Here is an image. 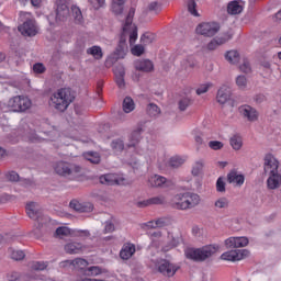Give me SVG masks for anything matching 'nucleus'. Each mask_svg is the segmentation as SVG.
Returning <instances> with one entry per match:
<instances>
[{"label": "nucleus", "mask_w": 281, "mask_h": 281, "mask_svg": "<svg viewBox=\"0 0 281 281\" xmlns=\"http://www.w3.org/2000/svg\"><path fill=\"white\" fill-rule=\"evenodd\" d=\"M225 58L232 65H236V63L240 60V55L238 54L237 50H229L226 53Z\"/></svg>", "instance_id": "4c0bfd02"}, {"label": "nucleus", "mask_w": 281, "mask_h": 281, "mask_svg": "<svg viewBox=\"0 0 281 281\" xmlns=\"http://www.w3.org/2000/svg\"><path fill=\"white\" fill-rule=\"evenodd\" d=\"M33 71L34 74H45L46 71L45 65H43V63H36L33 66Z\"/></svg>", "instance_id": "052dcab7"}, {"label": "nucleus", "mask_w": 281, "mask_h": 281, "mask_svg": "<svg viewBox=\"0 0 281 281\" xmlns=\"http://www.w3.org/2000/svg\"><path fill=\"white\" fill-rule=\"evenodd\" d=\"M236 86L238 87V89H240L241 91H245L247 89V77L239 75L236 78Z\"/></svg>", "instance_id": "c03bdc74"}, {"label": "nucleus", "mask_w": 281, "mask_h": 281, "mask_svg": "<svg viewBox=\"0 0 281 281\" xmlns=\"http://www.w3.org/2000/svg\"><path fill=\"white\" fill-rule=\"evenodd\" d=\"M225 144H223V142L221 140H210L209 142V148H211V150H223Z\"/></svg>", "instance_id": "49530a36"}, {"label": "nucleus", "mask_w": 281, "mask_h": 281, "mask_svg": "<svg viewBox=\"0 0 281 281\" xmlns=\"http://www.w3.org/2000/svg\"><path fill=\"white\" fill-rule=\"evenodd\" d=\"M199 203H201V196L192 192L176 194L171 200V204L176 210H192Z\"/></svg>", "instance_id": "423d86ee"}, {"label": "nucleus", "mask_w": 281, "mask_h": 281, "mask_svg": "<svg viewBox=\"0 0 281 281\" xmlns=\"http://www.w3.org/2000/svg\"><path fill=\"white\" fill-rule=\"evenodd\" d=\"M126 71L124 70V67L122 66H116L114 68V76H115V82L120 89H123L125 82H124V76Z\"/></svg>", "instance_id": "b1692460"}, {"label": "nucleus", "mask_w": 281, "mask_h": 281, "mask_svg": "<svg viewBox=\"0 0 281 281\" xmlns=\"http://www.w3.org/2000/svg\"><path fill=\"white\" fill-rule=\"evenodd\" d=\"M239 114L247 120L248 122H257L258 120V110L251 105L244 104L238 108Z\"/></svg>", "instance_id": "2eb2a0df"}, {"label": "nucleus", "mask_w": 281, "mask_h": 281, "mask_svg": "<svg viewBox=\"0 0 281 281\" xmlns=\"http://www.w3.org/2000/svg\"><path fill=\"white\" fill-rule=\"evenodd\" d=\"M220 30L221 25H218L216 22H203L196 26L195 32L201 36L212 37L216 36Z\"/></svg>", "instance_id": "9d476101"}, {"label": "nucleus", "mask_w": 281, "mask_h": 281, "mask_svg": "<svg viewBox=\"0 0 281 281\" xmlns=\"http://www.w3.org/2000/svg\"><path fill=\"white\" fill-rule=\"evenodd\" d=\"M267 188L268 190H278L281 187V173H268L267 175Z\"/></svg>", "instance_id": "aec40b11"}, {"label": "nucleus", "mask_w": 281, "mask_h": 281, "mask_svg": "<svg viewBox=\"0 0 281 281\" xmlns=\"http://www.w3.org/2000/svg\"><path fill=\"white\" fill-rule=\"evenodd\" d=\"M228 14H240L243 12V5L238 0L231 1L227 5Z\"/></svg>", "instance_id": "c756f323"}, {"label": "nucleus", "mask_w": 281, "mask_h": 281, "mask_svg": "<svg viewBox=\"0 0 281 281\" xmlns=\"http://www.w3.org/2000/svg\"><path fill=\"white\" fill-rule=\"evenodd\" d=\"M215 210H227L229 207V200L225 196L218 198L214 202Z\"/></svg>", "instance_id": "c9c22d12"}, {"label": "nucleus", "mask_w": 281, "mask_h": 281, "mask_svg": "<svg viewBox=\"0 0 281 281\" xmlns=\"http://www.w3.org/2000/svg\"><path fill=\"white\" fill-rule=\"evenodd\" d=\"M182 67L187 70L190 71L191 69H194L196 67V63L192 59H186L182 61Z\"/></svg>", "instance_id": "6e6d98bb"}, {"label": "nucleus", "mask_w": 281, "mask_h": 281, "mask_svg": "<svg viewBox=\"0 0 281 281\" xmlns=\"http://www.w3.org/2000/svg\"><path fill=\"white\" fill-rule=\"evenodd\" d=\"M194 142L198 146H203L205 142L203 140V134L199 131H193Z\"/></svg>", "instance_id": "603ef678"}, {"label": "nucleus", "mask_w": 281, "mask_h": 281, "mask_svg": "<svg viewBox=\"0 0 281 281\" xmlns=\"http://www.w3.org/2000/svg\"><path fill=\"white\" fill-rule=\"evenodd\" d=\"M280 161L272 154H267L263 158V171L265 175H276L280 172Z\"/></svg>", "instance_id": "ddd939ff"}, {"label": "nucleus", "mask_w": 281, "mask_h": 281, "mask_svg": "<svg viewBox=\"0 0 281 281\" xmlns=\"http://www.w3.org/2000/svg\"><path fill=\"white\" fill-rule=\"evenodd\" d=\"M66 254H82L85 251V247L80 243H68L65 246Z\"/></svg>", "instance_id": "a878e982"}, {"label": "nucleus", "mask_w": 281, "mask_h": 281, "mask_svg": "<svg viewBox=\"0 0 281 281\" xmlns=\"http://www.w3.org/2000/svg\"><path fill=\"white\" fill-rule=\"evenodd\" d=\"M224 243L227 249H236V237H229Z\"/></svg>", "instance_id": "e2e57ef3"}, {"label": "nucleus", "mask_w": 281, "mask_h": 281, "mask_svg": "<svg viewBox=\"0 0 281 281\" xmlns=\"http://www.w3.org/2000/svg\"><path fill=\"white\" fill-rule=\"evenodd\" d=\"M139 142H142V128L134 130L127 136V143L124 144L122 138H115L111 143V148L114 153H122L123 150H128L131 148L136 151L137 155H142V149H139Z\"/></svg>", "instance_id": "7ed1b4c3"}, {"label": "nucleus", "mask_w": 281, "mask_h": 281, "mask_svg": "<svg viewBox=\"0 0 281 281\" xmlns=\"http://www.w3.org/2000/svg\"><path fill=\"white\" fill-rule=\"evenodd\" d=\"M227 181L235 186L236 188H241L245 183V175L239 173L236 170H233L227 175Z\"/></svg>", "instance_id": "6ab92c4d"}, {"label": "nucleus", "mask_w": 281, "mask_h": 281, "mask_svg": "<svg viewBox=\"0 0 281 281\" xmlns=\"http://www.w3.org/2000/svg\"><path fill=\"white\" fill-rule=\"evenodd\" d=\"M150 205H164L166 203V196L164 195H157L149 199Z\"/></svg>", "instance_id": "09e8293b"}, {"label": "nucleus", "mask_w": 281, "mask_h": 281, "mask_svg": "<svg viewBox=\"0 0 281 281\" xmlns=\"http://www.w3.org/2000/svg\"><path fill=\"white\" fill-rule=\"evenodd\" d=\"M7 179L8 181H19V173H16L15 171H9L7 173Z\"/></svg>", "instance_id": "774afa93"}, {"label": "nucleus", "mask_w": 281, "mask_h": 281, "mask_svg": "<svg viewBox=\"0 0 281 281\" xmlns=\"http://www.w3.org/2000/svg\"><path fill=\"white\" fill-rule=\"evenodd\" d=\"M133 16H135V8L130 9L125 22L123 23L120 42L114 52V60H120V58L126 56V53L128 52V46L126 45L127 36L130 38V45H134L135 41H137V26L133 24Z\"/></svg>", "instance_id": "f257e3e1"}, {"label": "nucleus", "mask_w": 281, "mask_h": 281, "mask_svg": "<svg viewBox=\"0 0 281 281\" xmlns=\"http://www.w3.org/2000/svg\"><path fill=\"white\" fill-rule=\"evenodd\" d=\"M26 214L29 218H38L41 216V211L38 210V205L35 202H29L26 204Z\"/></svg>", "instance_id": "393cba45"}, {"label": "nucleus", "mask_w": 281, "mask_h": 281, "mask_svg": "<svg viewBox=\"0 0 281 281\" xmlns=\"http://www.w3.org/2000/svg\"><path fill=\"white\" fill-rule=\"evenodd\" d=\"M140 41L144 45H150V43H153V35L151 34H144L140 37Z\"/></svg>", "instance_id": "338daca9"}, {"label": "nucleus", "mask_w": 281, "mask_h": 281, "mask_svg": "<svg viewBox=\"0 0 281 281\" xmlns=\"http://www.w3.org/2000/svg\"><path fill=\"white\" fill-rule=\"evenodd\" d=\"M89 3L92 4V8H94V10H100V8L104 5L105 0H89Z\"/></svg>", "instance_id": "0e129e2a"}, {"label": "nucleus", "mask_w": 281, "mask_h": 281, "mask_svg": "<svg viewBox=\"0 0 281 281\" xmlns=\"http://www.w3.org/2000/svg\"><path fill=\"white\" fill-rule=\"evenodd\" d=\"M210 89H212L211 82L202 83L199 86V88L195 91L196 95H203V93H207V91H210Z\"/></svg>", "instance_id": "a18cd8bd"}, {"label": "nucleus", "mask_w": 281, "mask_h": 281, "mask_svg": "<svg viewBox=\"0 0 281 281\" xmlns=\"http://www.w3.org/2000/svg\"><path fill=\"white\" fill-rule=\"evenodd\" d=\"M216 190H217V192H225V180H223V178L217 179Z\"/></svg>", "instance_id": "69168bd1"}, {"label": "nucleus", "mask_w": 281, "mask_h": 281, "mask_svg": "<svg viewBox=\"0 0 281 281\" xmlns=\"http://www.w3.org/2000/svg\"><path fill=\"white\" fill-rule=\"evenodd\" d=\"M145 48L143 45H135L134 47H132L131 53L133 54V56H142V54H144Z\"/></svg>", "instance_id": "864d4df0"}, {"label": "nucleus", "mask_w": 281, "mask_h": 281, "mask_svg": "<svg viewBox=\"0 0 281 281\" xmlns=\"http://www.w3.org/2000/svg\"><path fill=\"white\" fill-rule=\"evenodd\" d=\"M85 276H89V277H95V276H101L102 273V268L98 267V266H92L87 268L83 271Z\"/></svg>", "instance_id": "a19ab883"}, {"label": "nucleus", "mask_w": 281, "mask_h": 281, "mask_svg": "<svg viewBox=\"0 0 281 281\" xmlns=\"http://www.w3.org/2000/svg\"><path fill=\"white\" fill-rule=\"evenodd\" d=\"M188 10L192 16H199V11H196V2L194 0L188 1Z\"/></svg>", "instance_id": "3c124183"}, {"label": "nucleus", "mask_w": 281, "mask_h": 281, "mask_svg": "<svg viewBox=\"0 0 281 281\" xmlns=\"http://www.w3.org/2000/svg\"><path fill=\"white\" fill-rule=\"evenodd\" d=\"M67 19H69V7H67V4L65 3L58 4L56 8L55 16L57 25H60V23H65Z\"/></svg>", "instance_id": "a211bd4d"}, {"label": "nucleus", "mask_w": 281, "mask_h": 281, "mask_svg": "<svg viewBox=\"0 0 281 281\" xmlns=\"http://www.w3.org/2000/svg\"><path fill=\"white\" fill-rule=\"evenodd\" d=\"M148 236L151 240L149 245V249H161V251H170L172 247H177V239H173L169 246L166 245V236L161 233V231H156L153 233H148Z\"/></svg>", "instance_id": "6e6552de"}, {"label": "nucleus", "mask_w": 281, "mask_h": 281, "mask_svg": "<svg viewBox=\"0 0 281 281\" xmlns=\"http://www.w3.org/2000/svg\"><path fill=\"white\" fill-rule=\"evenodd\" d=\"M231 97H232V91L229 90V87L223 86L217 91L216 100L218 104H225Z\"/></svg>", "instance_id": "5701e85b"}, {"label": "nucleus", "mask_w": 281, "mask_h": 281, "mask_svg": "<svg viewBox=\"0 0 281 281\" xmlns=\"http://www.w3.org/2000/svg\"><path fill=\"white\" fill-rule=\"evenodd\" d=\"M158 271L162 276H166L167 278H172L177 271H179V266L171 263L170 261L162 259L158 263Z\"/></svg>", "instance_id": "4468645a"}, {"label": "nucleus", "mask_w": 281, "mask_h": 281, "mask_svg": "<svg viewBox=\"0 0 281 281\" xmlns=\"http://www.w3.org/2000/svg\"><path fill=\"white\" fill-rule=\"evenodd\" d=\"M134 254H135V245L127 244V245L123 246V248L120 252V257L123 260H128L130 258H133Z\"/></svg>", "instance_id": "bb28decb"}, {"label": "nucleus", "mask_w": 281, "mask_h": 281, "mask_svg": "<svg viewBox=\"0 0 281 281\" xmlns=\"http://www.w3.org/2000/svg\"><path fill=\"white\" fill-rule=\"evenodd\" d=\"M69 265H72V267L75 269H87V267H89V261H87L86 259L82 258H77L72 261H67Z\"/></svg>", "instance_id": "72a5a7b5"}, {"label": "nucleus", "mask_w": 281, "mask_h": 281, "mask_svg": "<svg viewBox=\"0 0 281 281\" xmlns=\"http://www.w3.org/2000/svg\"><path fill=\"white\" fill-rule=\"evenodd\" d=\"M228 41H232V34L229 32L222 33L221 35L212 38L204 46V49H206V52H215V49H218L221 45H225V43H228Z\"/></svg>", "instance_id": "f8f14e48"}, {"label": "nucleus", "mask_w": 281, "mask_h": 281, "mask_svg": "<svg viewBox=\"0 0 281 281\" xmlns=\"http://www.w3.org/2000/svg\"><path fill=\"white\" fill-rule=\"evenodd\" d=\"M21 16H25L26 19L18 27L22 36H36L38 34V25H36V20H34L30 13H22Z\"/></svg>", "instance_id": "1a4fd4ad"}, {"label": "nucleus", "mask_w": 281, "mask_h": 281, "mask_svg": "<svg viewBox=\"0 0 281 281\" xmlns=\"http://www.w3.org/2000/svg\"><path fill=\"white\" fill-rule=\"evenodd\" d=\"M83 157L87 161H90V164H100V154L98 153L88 151L83 154Z\"/></svg>", "instance_id": "58836bf2"}, {"label": "nucleus", "mask_w": 281, "mask_h": 281, "mask_svg": "<svg viewBox=\"0 0 281 281\" xmlns=\"http://www.w3.org/2000/svg\"><path fill=\"white\" fill-rule=\"evenodd\" d=\"M99 181L103 186H124V178L116 173L103 175L99 178Z\"/></svg>", "instance_id": "dca6fc26"}, {"label": "nucleus", "mask_w": 281, "mask_h": 281, "mask_svg": "<svg viewBox=\"0 0 281 281\" xmlns=\"http://www.w3.org/2000/svg\"><path fill=\"white\" fill-rule=\"evenodd\" d=\"M147 113L150 117H157L161 113V110L159 109V106L157 104L149 103L147 105Z\"/></svg>", "instance_id": "ea45409f"}, {"label": "nucleus", "mask_w": 281, "mask_h": 281, "mask_svg": "<svg viewBox=\"0 0 281 281\" xmlns=\"http://www.w3.org/2000/svg\"><path fill=\"white\" fill-rule=\"evenodd\" d=\"M140 227L147 232V229H157V226L155 224V220L154 221H149L147 223H143L140 224Z\"/></svg>", "instance_id": "680f3d73"}, {"label": "nucleus", "mask_w": 281, "mask_h": 281, "mask_svg": "<svg viewBox=\"0 0 281 281\" xmlns=\"http://www.w3.org/2000/svg\"><path fill=\"white\" fill-rule=\"evenodd\" d=\"M190 104H192V100H190V98H183L179 101V109L186 111Z\"/></svg>", "instance_id": "5fc2aeb1"}, {"label": "nucleus", "mask_w": 281, "mask_h": 281, "mask_svg": "<svg viewBox=\"0 0 281 281\" xmlns=\"http://www.w3.org/2000/svg\"><path fill=\"white\" fill-rule=\"evenodd\" d=\"M251 252L248 249L228 250L221 255V260H226L228 262H238L239 260H245L249 258Z\"/></svg>", "instance_id": "9b49d317"}, {"label": "nucleus", "mask_w": 281, "mask_h": 281, "mask_svg": "<svg viewBox=\"0 0 281 281\" xmlns=\"http://www.w3.org/2000/svg\"><path fill=\"white\" fill-rule=\"evenodd\" d=\"M205 168L204 160H196L191 169V175L193 177H203V169Z\"/></svg>", "instance_id": "c85d7f7f"}, {"label": "nucleus", "mask_w": 281, "mask_h": 281, "mask_svg": "<svg viewBox=\"0 0 281 281\" xmlns=\"http://www.w3.org/2000/svg\"><path fill=\"white\" fill-rule=\"evenodd\" d=\"M27 278V276H22L19 274V272H10L8 274V280L9 281H16V280H21V281H30V279H25Z\"/></svg>", "instance_id": "de8ad7c7"}, {"label": "nucleus", "mask_w": 281, "mask_h": 281, "mask_svg": "<svg viewBox=\"0 0 281 281\" xmlns=\"http://www.w3.org/2000/svg\"><path fill=\"white\" fill-rule=\"evenodd\" d=\"M31 269L33 271H45V269H47V262H44V261H33L31 263Z\"/></svg>", "instance_id": "37998d69"}, {"label": "nucleus", "mask_w": 281, "mask_h": 281, "mask_svg": "<svg viewBox=\"0 0 281 281\" xmlns=\"http://www.w3.org/2000/svg\"><path fill=\"white\" fill-rule=\"evenodd\" d=\"M72 16L77 25H82L85 23V18L82 16V11L77 5L71 7Z\"/></svg>", "instance_id": "7c9ffc66"}, {"label": "nucleus", "mask_w": 281, "mask_h": 281, "mask_svg": "<svg viewBox=\"0 0 281 281\" xmlns=\"http://www.w3.org/2000/svg\"><path fill=\"white\" fill-rule=\"evenodd\" d=\"M69 206L76 212H80V213L93 212V204L91 203H80L76 200H72Z\"/></svg>", "instance_id": "4be33fe9"}, {"label": "nucleus", "mask_w": 281, "mask_h": 281, "mask_svg": "<svg viewBox=\"0 0 281 281\" xmlns=\"http://www.w3.org/2000/svg\"><path fill=\"white\" fill-rule=\"evenodd\" d=\"M12 260H23L25 258V252L23 250H13L11 252Z\"/></svg>", "instance_id": "13d9d810"}, {"label": "nucleus", "mask_w": 281, "mask_h": 281, "mask_svg": "<svg viewBox=\"0 0 281 281\" xmlns=\"http://www.w3.org/2000/svg\"><path fill=\"white\" fill-rule=\"evenodd\" d=\"M123 111L124 113H132V111H135V101L131 97H126L123 100Z\"/></svg>", "instance_id": "473e14b6"}, {"label": "nucleus", "mask_w": 281, "mask_h": 281, "mask_svg": "<svg viewBox=\"0 0 281 281\" xmlns=\"http://www.w3.org/2000/svg\"><path fill=\"white\" fill-rule=\"evenodd\" d=\"M124 3H126V0H112V12L116 15L122 14L124 12Z\"/></svg>", "instance_id": "2f4dec72"}, {"label": "nucleus", "mask_w": 281, "mask_h": 281, "mask_svg": "<svg viewBox=\"0 0 281 281\" xmlns=\"http://www.w3.org/2000/svg\"><path fill=\"white\" fill-rule=\"evenodd\" d=\"M249 245V239L247 237H236L235 249L240 247H247Z\"/></svg>", "instance_id": "8fccbe9b"}, {"label": "nucleus", "mask_w": 281, "mask_h": 281, "mask_svg": "<svg viewBox=\"0 0 281 281\" xmlns=\"http://www.w3.org/2000/svg\"><path fill=\"white\" fill-rule=\"evenodd\" d=\"M229 144L233 150H240L243 148V137L234 135L229 138Z\"/></svg>", "instance_id": "f704fd0d"}, {"label": "nucleus", "mask_w": 281, "mask_h": 281, "mask_svg": "<svg viewBox=\"0 0 281 281\" xmlns=\"http://www.w3.org/2000/svg\"><path fill=\"white\" fill-rule=\"evenodd\" d=\"M239 69L244 74H251V65L249 64V60L244 59L243 64L239 66Z\"/></svg>", "instance_id": "4d7b16f0"}, {"label": "nucleus", "mask_w": 281, "mask_h": 281, "mask_svg": "<svg viewBox=\"0 0 281 281\" xmlns=\"http://www.w3.org/2000/svg\"><path fill=\"white\" fill-rule=\"evenodd\" d=\"M54 170L59 177H66L67 179H77L80 177V166L59 161L55 165Z\"/></svg>", "instance_id": "0eeeda50"}, {"label": "nucleus", "mask_w": 281, "mask_h": 281, "mask_svg": "<svg viewBox=\"0 0 281 281\" xmlns=\"http://www.w3.org/2000/svg\"><path fill=\"white\" fill-rule=\"evenodd\" d=\"M148 181L151 188H170V186H172L171 180H168L166 177L159 175L151 176Z\"/></svg>", "instance_id": "f3484780"}, {"label": "nucleus", "mask_w": 281, "mask_h": 281, "mask_svg": "<svg viewBox=\"0 0 281 281\" xmlns=\"http://www.w3.org/2000/svg\"><path fill=\"white\" fill-rule=\"evenodd\" d=\"M134 67L137 71H144L145 74H149V71L155 69V65L150 59H138L134 63Z\"/></svg>", "instance_id": "412c9836"}, {"label": "nucleus", "mask_w": 281, "mask_h": 281, "mask_svg": "<svg viewBox=\"0 0 281 281\" xmlns=\"http://www.w3.org/2000/svg\"><path fill=\"white\" fill-rule=\"evenodd\" d=\"M221 249V246L214 245H206L202 248H187L184 250V256L189 260H194L195 262H204L207 258H212L214 254Z\"/></svg>", "instance_id": "39448f33"}, {"label": "nucleus", "mask_w": 281, "mask_h": 281, "mask_svg": "<svg viewBox=\"0 0 281 281\" xmlns=\"http://www.w3.org/2000/svg\"><path fill=\"white\" fill-rule=\"evenodd\" d=\"M186 160L181 156H173L168 161L169 168H180V166H183Z\"/></svg>", "instance_id": "e433bc0d"}, {"label": "nucleus", "mask_w": 281, "mask_h": 281, "mask_svg": "<svg viewBox=\"0 0 281 281\" xmlns=\"http://www.w3.org/2000/svg\"><path fill=\"white\" fill-rule=\"evenodd\" d=\"M76 100V93L71 88H60L50 95V106L59 113H65Z\"/></svg>", "instance_id": "f03ea898"}, {"label": "nucleus", "mask_w": 281, "mask_h": 281, "mask_svg": "<svg viewBox=\"0 0 281 281\" xmlns=\"http://www.w3.org/2000/svg\"><path fill=\"white\" fill-rule=\"evenodd\" d=\"M148 10L149 12H155L157 14L158 12H161V4H159V2L154 1L149 3Z\"/></svg>", "instance_id": "bf43d9fd"}, {"label": "nucleus", "mask_w": 281, "mask_h": 281, "mask_svg": "<svg viewBox=\"0 0 281 281\" xmlns=\"http://www.w3.org/2000/svg\"><path fill=\"white\" fill-rule=\"evenodd\" d=\"M88 56H92L94 60H102L104 53L102 52V47L94 45L87 49Z\"/></svg>", "instance_id": "cd10ccee"}, {"label": "nucleus", "mask_w": 281, "mask_h": 281, "mask_svg": "<svg viewBox=\"0 0 281 281\" xmlns=\"http://www.w3.org/2000/svg\"><path fill=\"white\" fill-rule=\"evenodd\" d=\"M71 235V229L69 227L60 226L56 229L55 236L58 238H65V236Z\"/></svg>", "instance_id": "79ce46f5"}, {"label": "nucleus", "mask_w": 281, "mask_h": 281, "mask_svg": "<svg viewBox=\"0 0 281 281\" xmlns=\"http://www.w3.org/2000/svg\"><path fill=\"white\" fill-rule=\"evenodd\" d=\"M0 109L3 113H26L32 109V99L18 94L10 98L7 103H0Z\"/></svg>", "instance_id": "20e7f679"}]
</instances>
